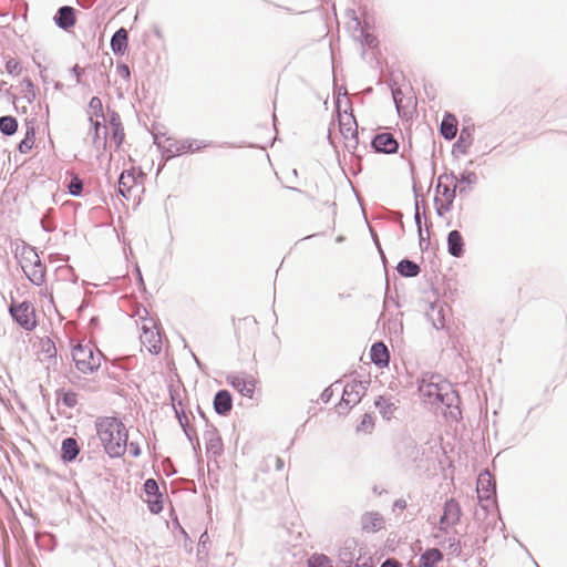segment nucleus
Masks as SVG:
<instances>
[{"label": "nucleus", "instance_id": "obj_6", "mask_svg": "<svg viewBox=\"0 0 567 567\" xmlns=\"http://www.w3.org/2000/svg\"><path fill=\"white\" fill-rule=\"evenodd\" d=\"M338 120L340 134L344 141V147L351 153L354 148V116L352 114L351 106H347L342 110V101L340 97L337 100Z\"/></svg>", "mask_w": 567, "mask_h": 567}, {"label": "nucleus", "instance_id": "obj_9", "mask_svg": "<svg viewBox=\"0 0 567 567\" xmlns=\"http://www.w3.org/2000/svg\"><path fill=\"white\" fill-rule=\"evenodd\" d=\"M143 501L147 504L148 509L153 514H158L163 511V495L159 493L158 484L155 480L148 478L144 483Z\"/></svg>", "mask_w": 567, "mask_h": 567}, {"label": "nucleus", "instance_id": "obj_42", "mask_svg": "<svg viewBox=\"0 0 567 567\" xmlns=\"http://www.w3.org/2000/svg\"><path fill=\"white\" fill-rule=\"evenodd\" d=\"M178 419H179V423L182 424V426H184L183 419L181 417L179 414H178Z\"/></svg>", "mask_w": 567, "mask_h": 567}, {"label": "nucleus", "instance_id": "obj_15", "mask_svg": "<svg viewBox=\"0 0 567 567\" xmlns=\"http://www.w3.org/2000/svg\"><path fill=\"white\" fill-rule=\"evenodd\" d=\"M142 173H138L141 176ZM137 173L134 168L124 171L118 178V190L123 197H128L131 189L136 184Z\"/></svg>", "mask_w": 567, "mask_h": 567}, {"label": "nucleus", "instance_id": "obj_39", "mask_svg": "<svg viewBox=\"0 0 567 567\" xmlns=\"http://www.w3.org/2000/svg\"><path fill=\"white\" fill-rule=\"evenodd\" d=\"M381 567H401V565L395 559H386Z\"/></svg>", "mask_w": 567, "mask_h": 567}, {"label": "nucleus", "instance_id": "obj_37", "mask_svg": "<svg viewBox=\"0 0 567 567\" xmlns=\"http://www.w3.org/2000/svg\"><path fill=\"white\" fill-rule=\"evenodd\" d=\"M109 123H110V126L112 128H115L116 126L120 127L121 126V122H120V117L116 113H111L110 114V118H109Z\"/></svg>", "mask_w": 567, "mask_h": 567}, {"label": "nucleus", "instance_id": "obj_21", "mask_svg": "<svg viewBox=\"0 0 567 567\" xmlns=\"http://www.w3.org/2000/svg\"><path fill=\"white\" fill-rule=\"evenodd\" d=\"M111 48L114 53L123 54L127 48V31L123 28L117 30L111 40Z\"/></svg>", "mask_w": 567, "mask_h": 567}, {"label": "nucleus", "instance_id": "obj_24", "mask_svg": "<svg viewBox=\"0 0 567 567\" xmlns=\"http://www.w3.org/2000/svg\"><path fill=\"white\" fill-rule=\"evenodd\" d=\"M352 391H353V386H351L349 384H347L344 386L342 399L339 402V404L336 406V412L339 415H346L352 409V405H351V394H352Z\"/></svg>", "mask_w": 567, "mask_h": 567}, {"label": "nucleus", "instance_id": "obj_34", "mask_svg": "<svg viewBox=\"0 0 567 567\" xmlns=\"http://www.w3.org/2000/svg\"><path fill=\"white\" fill-rule=\"evenodd\" d=\"M372 427H373V420H372L371 415L365 414L361 421V429L363 431H369Z\"/></svg>", "mask_w": 567, "mask_h": 567}, {"label": "nucleus", "instance_id": "obj_41", "mask_svg": "<svg viewBox=\"0 0 567 567\" xmlns=\"http://www.w3.org/2000/svg\"><path fill=\"white\" fill-rule=\"evenodd\" d=\"M72 71L75 73L76 81L79 82L80 80H79L78 66H74Z\"/></svg>", "mask_w": 567, "mask_h": 567}, {"label": "nucleus", "instance_id": "obj_27", "mask_svg": "<svg viewBox=\"0 0 567 567\" xmlns=\"http://www.w3.org/2000/svg\"><path fill=\"white\" fill-rule=\"evenodd\" d=\"M392 95H393V100H394V103H395V106H396V110L398 112L401 114V113H404L405 110L410 106H412L413 104V101H412V97H409L406 101L403 96V92L401 89H394L392 91Z\"/></svg>", "mask_w": 567, "mask_h": 567}, {"label": "nucleus", "instance_id": "obj_8", "mask_svg": "<svg viewBox=\"0 0 567 567\" xmlns=\"http://www.w3.org/2000/svg\"><path fill=\"white\" fill-rule=\"evenodd\" d=\"M22 269L33 284L39 286L44 281V268L34 250L30 249L28 251L22 262Z\"/></svg>", "mask_w": 567, "mask_h": 567}, {"label": "nucleus", "instance_id": "obj_20", "mask_svg": "<svg viewBox=\"0 0 567 567\" xmlns=\"http://www.w3.org/2000/svg\"><path fill=\"white\" fill-rule=\"evenodd\" d=\"M55 22L60 28L68 29L75 22L74 10L71 7H62L55 17Z\"/></svg>", "mask_w": 567, "mask_h": 567}, {"label": "nucleus", "instance_id": "obj_10", "mask_svg": "<svg viewBox=\"0 0 567 567\" xmlns=\"http://www.w3.org/2000/svg\"><path fill=\"white\" fill-rule=\"evenodd\" d=\"M87 116L94 131L93 143L97 144L100 140V130L102 126L101 118L105 120L103 114L102 101L99 97L94 96L91 99L87 107Z\"/></svg>", "mask_w": 567, "mask_h": 567}, {"label": "nucleus", "instance_id": "obj_19", "mask_svg": "<svg viewBox=\"0 0 567 567\" xmlns=\"http://www.w3.org/2000/svg\"><path fill=\"white\" fill-rule=\"evenodd\" d=\"M457 133V120L452 114H446L441 123V134L446 140H452Z\"/></svg>", "mask_w": 567, "mask_h": 567}, {"label": "nucleus", "instance_id": "obj_36", "mask_svg": "<svg viewBox=\"0 0 567 567\" xmlns=\"http://www.w3.org/2000/svg\"><path fill=\"white\" fill-rule=\"evenodd\" d=\"M364 43L371 48H375L378 45V39L375 35L367 33L364 35Z\"/></svg>", "mask_w": 567, "mask_h": 567}, {"label": "nucleus", "instance_id": "obj_40", "mask_svg": "<svg viewBox=\"0 0 567 567\" xmlns=\"http://www.w3.org/2000/svg\"><path fill=\"white\" fill-rule=\"evenodd\" d=\"M45 344H47V347H48V348H47V352H48V353H51V351H55V348H54L53 343H52L50 340H48V341L45 342Z\"/></svg>", "mask_w": 567, "mask_h": 567}, {"label": "nucleus", "instance_id": "obj_3", "mask_svg": "<svg viewBox=\"0 0 567 567\" xmlns=\"http://www.w3.org/2000/svg\"><path fill=\"white\" fill-rule=\"evenodd\" d=\"M72 358L76 369L87 374L101 367L103 354L91 343H79L72 350Z\"/></svg>", "mask_w": 567, "mask_h": 567}, {"label": "nucleus", "instance_id": "obj_17", "mask_svg": "<svg viewBox=\"0 0 567 567\" xmlns=\"http://www.w3.org/2000/svg\"><path fill=\"white\" fill-rule=\"evenodd\" d=\"M464 239L460 231L452 230L447 237L449 252L454 257H461L464 252Z\"/></svg>", "mask_w": 567, "mask_h": 567}, {"label": "nucleus", "instance_id": "obj_32", "mask_svg": "<svg viewBox=\"0 0 567 567\" xmlns=\"http://www.w3.org/2000/svg\"><path fill=\"white\" fill-rule=\"evenodd\" d=\"M34 144V131L31 128L27 132L25 137L19 144V151L23 154L28 153Z\"/></svg>", "mask_w": 567, "mask_h": 567}, {"label": "nucleus", "instance_id": "obj_7", "mask_svg": "<svg viewBox=\"0 0 567 567\" xmlns=\"http://www.w3.org/2000/svg\"><path fill=\"white\" fill-rule=\"evenodd\" d=\"M10 313L16 322L27 331H31L35 328V313L34 308L29 302H21L18 305H11Z\"/></svg>", "mask_w": 567, "mask_h": 567}, {"label": "nucleus", "instance_id": "obj_29", "mask_svg": "<svg viewBox=\"0 0 567 567\" xmlns=\"http://www.w3.org/2000/svg\"><path fill=\"white\" fill-rule=\"evenodd\" d=\"M208 146V144L204 141L198 140H192V141H184L181 143V145L177 147V153H187V152H196L204 147Z\"/></svg>", "mask_w": 567, "mask_h": 567}, {"label": "nucleus", "instance_id": "obj_18", "mask_svg": "<svg viewBox=\"0 0 567 567\" xmlns=\"http://www.w3.org/2000/svg\"><path fill=\"white\" fill-rule=\"evenodd\" d=\"M362 529L367 532H378L383 528L384 519L378 513H367L362 516Z\"/></svg>", "mask_w": 567, "mask_h": 567}, {"label": "nucleus", "instance_id": "obj_12", "mask_svg": "<svg viewBox=\"0 0 567 567\" xmlns=\"http://www.w3.org/2000/svg\"><path fill=\"white\" fill-rule=\"evenodd\" d=\"M234 389L245 396L251 398L255 391L256 381L250 375L231 374L227 378Z\"/></svg>", "mask_w": 567, "mask_h": 567}, {"label": "nucleus", "instance_id": "obj_30", "mask_svg": "<svg viewBox=\"0 0 567 567\" xmlns=\"http://www.w3.org/2000/svg\"><path fill=\"white\" fill-rule=\"evenodd\" d=\"M308 567H333V565L328 556L316 553L309 557Z\"/></svg>", "mask_w": 567, "mask_h": 567}, {"label": "nucleus", "instance_id": "obj_31", "mask_svg": "<svg viewBox=\"0 0 567 567\" xmlns=\"http://www.w3.org/2000/svg\"><path fill=\"white\" fill-rule=\"evenodd\" d=\"M18 123L12 116H2L0 118V131L6 135H12L16 133Z\"/></svg>", "mask_w": 567, "mask_h": 567}, {"label": "nucleus", "instance_id": "obj_13", "mask_svg": "<svg viewBox=\"0 0 567 567\" xmlns=\"http://www.w3.org/2000/svg\"><path fill=\"white\" fill-rule=\"evenodd\" d=\"M373 148L379 153L394 154L398 152L399 143L391 133H380L372 140Z\"/></svg>", "mask_w": 567, "mask_h": 567}, {"label": "nucleus", "instance_id": "obj_14", "mask_svg": "<svg viewBox=\"0 0 567 567\" xmlns=\"http://www.w3.org/2000/svg\"><path fill=\"white\" fill-rule=\"evenodd\" d=\"M461 517V507L455 499H449L444 505V512L441 517V528L446 529L457 524Z\"/></svg>", "mask_w": 567, "mask_h": 567}, {"label": "nucleus", "instance_id": "obj_5", "mask_svg": "<svg viewBox=\"0 0 567 567\" xmlns=\"http://www.w3.org/2000/svg\"><path fill=\"white\" fill-rule=\"evenodd\" d=\"M141 343L150 353L157 354L162 349V338L153 318H141Z\"/></svg>", "mask_w": 567, "mask_h": 567}, {"label": "nucleus", "instance_id": "obj_26", "mask_svg": "<svg viewBox=\"0 0 567 567\" xmlns=\"http://www.w3.org/2000/svg\"><path fill=\"white\" fill-rule=\"evenodd\" d=\"M398 271L405 277H415L420 272V266L411 260H402L398 265Z\"/></svg>", "mask_w": 567, "mask_h": 567}, {"label": "nucleus", "instance_id": "obj_28", "mask_svg": "<svg viewBox=\"0 0 567 567\" xmlns=\"http://www.w3.org/2000/svg\"><path fill=\"white\" fill-rule=\"evenodd\" d=\"M78 444L73 439H65L62 443V455L64 460L72 461L78 455Z\"/></svg>", "mask_w": 567, "mask_h": 567}, {"label": "nucleus", "instance_id": "obj_2", "mask_svg": "<svg viewBox=\"0 0 567 567\" xmlns=\"http://www.w3.org/2000/svg\"><path fill=\"white\" fill-rule=\"evenodd\" d=\"M99 437L110 456L124 454L127 442L125 426L116 419L107 417L97 423Z\"/></svg>", "mask_w": 567, "mask_h": 567}, {"label": "nucleus", "instance_id": "obj_16", "mask_svg": "<svg viewBox=\"0 0 567 567\" xmlns=\"http://www.w3.org/2000/svg\"><path fill=\"white\" fill-rule=\"evenodd\" d=\"M370 358L378 367H386L389 364L390 354L385 344L382 342L374 343L370 350Z\"/></svg>", "mask_w": 567, "mask_h": 567}, {"label": "nucleus", "instance_id": "obj_35", "mask_svg": "<svg viewBox=\"0 0 567 567\" xmlns=\"http://www.w3.org/2000/svg\"><path fill=\"white\" fill-rule=\"evenodd\" d=\"M112 130H113V138L116 142V144L120 145L124 137L123 130L121 126L120 127L116 126L115 128H112Z\"/></svg>", "mask_w": 567, "mask_h": 567}, {"label": "nucleus", "instance_id": "obj_11", "mask_svg": "<svg viewBox=\"0 0 567 567\" xmlns=\"http://www.w3.org/2000/svg\"><path fill=\"white\" fill-rule=\"evenodd\" d=\"M476 491L481 503L492 501L495 494V483L488 472L478 475Z\"/></svg>", "mask_w": 567, "mask_h": 567}, {"label": "nucleus", "instance_id": "obj_22", "mask_svg": "<svg viewBox=\"0 0 567 567\" xmlns=\"http://www.w3.org/2000/svg\"><path fill=\"white\" fill-rule=\"evenodd\" d=\"M353 548L354 540L352 538L346 539L343 545L338 549L339 560L346 565H351L354 558Z\"/></svg>", "mask_w": 567, "mask_h": 567}, {"label": "nucleus", "instance_id": "obj_1", "mask_svg": "<svg viewBox=\"0 0 567 567\" xmlns=\"http://www.w3.org/2000/svg\"><path fill=\"white\" fill-rule=\"evenodd\" d=\"M419 393L422 400L430 405L450 406L455 396L452 384L435 373L423 374L419 381Z\"/></svg>", "mask_w": 567, "mask_h": 567}, {"label": "nucleus", "instance_id": "obj_4", "mask_svg": "<svg viewBox=\"0 0 567 567\" xmlns=\"http://www.w3.org/2000/svg\"><path fill=\"white\" fill-rule=\"evenodd\" d=\"M457 181L451 174L440 175L435 187V207L439 215H444L452 207L455 198Z\"/></svg>", "mask_w": 567, "mask_h": 567}, {"label": "nucleus", "instance_id": "obj_38", "mask_svg": "<svg viewBox=\"0 0 567 567\" xmlns=\"http://www.w3.org/2000/svg\"><path fill=\"white\" fill-rule=\"evenodd\" d=\"M117 72L123 78H128L130 76V69L127 65L125 64H121L117 66Z\"/></svg>", "mask_w": 567, "mask_h": 567}, {"label": "nucleus", "instance_id": "obj_25", "mask_svg": "<svg viewBox=\"0 0 567 567\" xmlns=\"http://www.w3.org/2000/svg\"><path fill=\"white\" fill-rule=\"evenodd\" d=\"M215 410L219 414H225L231 409V399L228 392L220 391L216 394L214 400Z\"/></svg>", "mask_w": 567, "mask_h": 567}, {"label": "nucleus", "instance_id": "obj_33", "mask_svg": "<svg viewBox=\"0 0 567 567\" xmlns=\"http://www.w3.org/2000/svg\"><path fill=\"white\" fill-rule=\"evenodd\" d=\"M82 190V182L78 177H73L69 184V192L71 195L78 196Z\"/></svg>", "mask_w": 567, "mask_h": 567}, {"label": "nucleus", "instance_id": "obj_23", "mask_svg": "<svg viewBox=\"0 0 567 567\" xmlns=\"http://www.w3.org/2000/svg\"><path fill=\"white\" fill-rule=\"evenodd\" d=\"M442 559V553L436 548H431L422 554L420 558V565L421 567H434Z\"/></svg>", "mask_w": 567, "mask_h": 567}]
</instances>
